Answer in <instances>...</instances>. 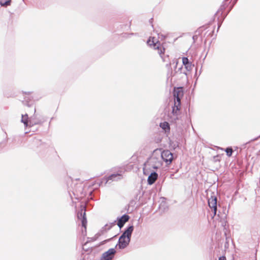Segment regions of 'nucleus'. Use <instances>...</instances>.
Listing matches in <instances>:
<instances>
[{"label": "nucleus", "mask_w": 260, "mask_h": 260, "mask_svg": "<svg viewBox=\"0 0 260 260\" xmlns=\"http://www.w3.org/2000/svg\"><path fill=\"white\" fill-rule=\"evenodd\" d=\"M162 166L159 154H157V150L154 151L152 155L144 164L143 172L144 174L149 175L152 170H157Z\"/></svg>", "instance_id": "obj_1"}, {"label": "nucleus", "mask_w": 260, "mask_h": 260, "mask_svg": "<svg viewBox=\"0 0 260 260\" xmlns=\"http://www.w3.org/2000/svg\"><path fill=\"white\" fill-rule=\"evenodd\" d=\"M21 122L23 123L25 127L31 126L34 124H37L36 123H32L31 120H28V115L27 114H22Z\"/></svg>", "instance_id": "obj_10"}, {"label": "nucleus", "mask_w": 260, "mask_h": 260, "mask_svg": "<svg viewBox=\"0 0 260 260\" xmlns=\"http://www.w3.org/2000/svg\"><path fill=\"white\" fill-rule=\"evenodd\" d=\"M167 66H171V64H170V63H169V64H167Z\"/></svg>", "instance_id": "obj_23"}, {"label": "nucleus", "mask_w": 260, "mask_h": 260, "mask_svg": "<svg viewBox=\"0 0 260 260\" xmlns=\"http://www.w3.org/2000/svg\"><path fill=\"white\" fill-rule=\"evenodd\" d=\"M149 175L148 177V183L150 185L153 184L158 177V174L154 171L152 170L149 172Z\"/></svg>", "instance_id": "obj_9"}, {"label": "nucleus", "mask_w": 260, "mask_h": 260, "mask_svg": "<svg viewBox=\"0 0 260 260\" xmlns=\"http://www.w3.org/2000/svg\"><path fill=\"white\" fill-rule=\"evenodd\" d=\"M194 65L192 64V63L190 62L186 66H185V69L187 71H190L192 69V68L193 67Z\"/></svg>", "instance_id": "obj_17"}, {"label": "nucleus", "mask_w": 260, "mask_h": 260, "mask_svg": "<svg viewBox=\"0 0 260 260\" xmlns=\"http://www.w3.org/2000/svg\"><path fill=\"white\" fill-rule=\"evenodd\" d=\"M159 126L162 129H164L165 131V132H168L170 131V125L168 122L166 121L161 122L160 123Z\"/></svg>", "instance_id": "obj_14"}, {"label": "nucleus", "mask_w": 260, "mask_h": 260, "mask_svg": "<svg viewBox=\"0 0 260 260\" xmlns=\"http://www.w3.org/2000/svg\"><path fill=\"white\" fill-rule=\"evenodd\" d=\"M208 205L210 208L213 209L214 211V216L216 214L217 211V199L215 196H211L208 199Z\"/></svg>", "instance_id": "obj_7"}, {"label": "nucleus", "mask_w": 260, "mask_h": 260, "mask_svg": "<svg viewBox=\"0 0 260 260\" xmlns=\"http://www.w3.org/2000/svg\"><path fill=\"white\" fill-rule=\"evenodd\" d=\"M116 253V251L114 248H110L102 254L101 260H112Z\"/></svg>", "instance_id": "obj_5"}, {"label": "nucleus", "mask_w": 260, "mask_h": 260, "mask_svg": "<svg viewBox=\"0 0 260 260\" xmlns=\"http://www.w3.org/2000/svg\"><path fill=\"white\" fill-rule=\"evenodd\" d=\"M219 260H226V258L224 256H220L219 258Z\"/></svg>", "instance_id": "obj_20"}, {"label": "nucleus", "mask_w": 260, "mask_h": 260, "mask_svg": "<svg viewBox=\"0 0 260 260\" xmlns=\"http://www.w3.org/2000/svg\"><path fill=\"white\" fill-rule=\"evenodd\" d=\"M183 96V90L181 87L177 88L174 89V96L175 101L176 102L180 103L181 98Z\"/></svg>", "instance_id": "obj_8"}, {"label": "nucleus", "mask_w": 260, "mask_h": 260, "mask_svg": "<svg viewBox=\"0 0 260 260\" xmlns=\"http://www.w3.org/2000/svg\"><path fill=\"white\" fill-rule=\"evenodd\" d=\"M225 152L226 153V155L228 156H231L233 153V149L231 147H228L225 149Z\"/></svg>", "instance_id": "obj_16"}, {"label": "nucleus", "mask_w": 260, "mask_h": 260, "mask_svg": "<svg viewBox=\"0 0 260 260\" xmlns=\"http://www.w3.org/2000/svg\"><path fill=\"white\" fill-rule=\"evenodd\" d=\"M122 178V176L120 174H113L109 176H108L107 178H106L107 183L109 181H118Z\"/></svg>", "instance_id": "obj_12"}, {"label": "nucleus", "mask_w": 260, "mask_h": 260, "mask_svg": "<svg viewBox=\"0 0 260 260\" xmlns=\"http://www.w3.org/2000/svg\"><path fill=\"white\" fill-rule=\"evenodd\" d=\"M11 0H0V5L2 6H7L10 5Z\"/></svg>", "instance_id": "obj_15"}, {"label": "nucleus", "mask_w": 260, "mask_h": 260, "mask_svg": "<svg viewBox=\"0 0 260 260\" xmlns=\"http://www.w3.org/2000/svg\"><path fill=\"white\" fill-rule=\"evenodd\" d=\"M180 107V103L176 102L175 101V104L172 108V113L176 117L175 119H177V116L179 114Z\"/></svg>", "instance_id": "obj_13"}, {"label": "nucleus", "mask_w": 260, "mask_h": 260, "mask_svg": "<svg viewBox=\"0 0 260 260\" xmlns=\"http://www.w3.org/2000/svg\"><path fill=\"white\" fill-rule=\"evenodd\" d=\"M134 231V226H129L122 233L119 238L118 242L115 247H118L120 249L126 248L129 244L132 233Z\"/></svg>", "instance_id": "obj_2"}, {"label": "nucleus", "mask_w": 260, "mask_h": 260, "mask_svg": "<svg viewBox=\"0 0 260 260\" xmlns=\"http://www.w3.org/2000/svg\"><path fill=\"white\" fill-rule=\"evenodd\" d=\"M129 218V216L126 214H124L122 215L121 217L118 218L117 222V225L118 227L120 229L122 228L124 223L128 220Z\"/></svg>", "instance_id": "obj_11"}, {"label": "nucleus", "mask_w": 260, "mask_h": 260, "mask_svg": "<svg viewBox=\"0 0 260 260\" xmlns=\"http://www.w3.org/2000/svg\"><path fill=\"white\" fill-rule=\"evenodd\" d=\"M182 62L184 66H186V64L190 63V62L189 61L188 59L185 57L182 58Z\"/></svg>", "instance_id": "obj_18"}, {"label": "nucleus", "mask_w": 260, "mask_h": 260, "mask_svg": "<svg viewBox=\"0 0 260 260\" xmlns=\"http://www.w3.org/2000/svg\"><path fill=\"white\" fill-rule=\"evenodd\" d=\"M81 212L80 213H78L77 214V217L78 219L81 220L82 225L85 229H86L87 220L85 217V207L84 206H81Z\"/></svg>", "instance_id": "obj_6"}, {"label": "nucleus", "mask_w": 260, "mask_h": 260, "mask_svg": "<svg viewBox=\"0 0 260 260\" xmlns=\"http://www.w3.org/2000/svg\"><path fill=\"white\" fill-rule=\"evenodd\" d=\"M160 159L163 160L167 166L170 165L173 159V155L169 150H165L160 152Z\"/></svg>", "instance_id": "obj_3"}, {"label": "nucleus", "mask_w": 260, "mask_h": 260, "mask_svg": "<svg viewBox=\"0 0 260 260\" xmlns=\"http://www.w3.org/2000/svg\"><path fill=\"white\" fill-rule=\"evenodd\" d=\"M147 44L150 46L153 47L154 49H158V53L159 54L160 56H161V54L164 53L165 51L164 48H161L159 47L160 43H158V41H156V40L154 38H150L148 41H147Z\"/></svg>", "instance_id": "obj_4"}, {"label": "nucleus", "mask_w": 260, "mask_h": 260, "mask_svg": "<svg viewBox=\"0 0 260 260\" xmlns=\"http://www.w3.org/2000/svg\"><path fill=\"white\" fill-rule=\"evenodd\" d=\"M112 239V238L108 239H107V240H104V241H102V242H101V245L104 244H105V243H106V242H107L109 241H110L111 239Z\"/></svg>", "instance_id": "obj_19"}, {"label": "nucleus", "mask_w": 260, "mask_h": 260, "mask_svg": "<svg viewBox=\"0 0 260 260\" xmlns=\"http://www.w3.org/2000/svg\"><path fill=\"white\" fill-rule=\"evenodd\" d=\"M25 94H30V92H25Z\"/></svg>", "instance_id": "obj_21"}, {"label": "nucleus", "mask_w": 260, "mask_h": 260, "mask_svg": "<svg viewBox=\"0 0 260 260\" xmlns=\"http://www.w3.org/2000/svg\"><path fill=\"white\" fill-rule=\"evenodd\" d=\"M175 62H176V65H177V64L178 62H177V60H175Z\"/></svg>", "instance_id": "obj_22"}]
</instances>
